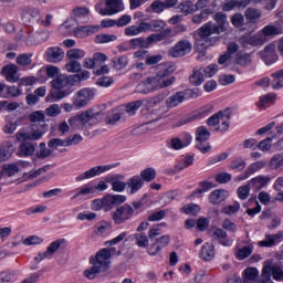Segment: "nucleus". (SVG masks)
<instances>
[{"instance_id":"obj_1","label":"nucleus","mask_w":283,"mask_h":283,"mask_svg":"<svg viewBox=\"0 0 283 283\" xmlns=\"http://www.w3.org/2000/svg\"><path fill=\"white\" fill-rule=\"evenodd\" d=\"M214 21L217 24L207 22L193 33L195 48H197L199 52H205V50L218 43L220 36L213 34L218 35L227 31V15L224 13L217 12L214 14Z\"/></svg>"},{"instance_id":"obj_2","label":"nucleus","mask_w":283,"mask_h":283,"mask_svg":"<svg viewBox=\"0 0 283 283\" xmlns=\"http://www.w3.org/2000/svg\"><path fill=\"white\" fill-rule=\"evenodd\" d=\"M31 126L29 130L20 129L15 134L17 140H41L45 136L48 124H45V114L43 111H35L30 114Z\"/></svg>"},{"instance_id":"obj_3","label":"nucleus","mask_w":283,"mask_h":283,"mask_svg":"<svg viewBox=\"0 0 283 283\" xmlns=\"http://www.w3.org/2000/svg\"><path fill=\"white\" fill-rule=\"evenodd\" d=\"M51 87L53 91L49 94L46 98H53L54 101H61L66 96H70L74 92L72 90L74 87V81L72 80V75H57L52 82Z\"/></svg>"},{"instance_id":"obj_4","label":"nucleus","mask_w":283,"mask_h":283,"mask_svg":"<svg viewBox=\"0 0 283 283\" xmlns=\"http://www.w3.org/2000/svg\"><path fill=\"white\" fill-rule=\"evenodd\" d=\"M175 70L176 67L170 63H161L156 66V76H150L156 91L165 90L176 83V77L171 76Z\"/></svg>"},{"instance_id":"obj_5","label":"nucleus","mask_w":283,"mask_h":283,"mask_svg":"<svg viewBox=\"0 0 283 283\" xmlns=\"http://www.w3.org/2000/svg\"><path fill=\"white\" fill-rule=\"evenodd\" d=\"M116 251V248H103L99 251H97L95 256L90 258L91 264H94L95 266L99 268L102 271H107L109 269V264L112 262V253Z\"/></svg>"},{"instance_id":"obj_6","label":"nucleus","mask_w":283,"mask_h":283,"mask_svg":"<svg viewBox=\"0 0 283 283\" xmlns=\"http://www.w3.org/2000/svg\"><path fill=\"white\" fill-rule=\"evenodd\" d=\"M95 10L102 17H112L113 14H118V12H123L125 7L123 6V0H106V7L104 9L101 7V3H97Z\"/></svg>"},{"instance_id":"obj_7","label":"nucleus","mask_w":283,"mask_h":283,"mask_svg":"<svg viewBox=\"0 0 283 283\" xmlns=\"http://www.w3.org/2000/svg\"><path fill=\"white\" fill-rule=\"evenodd\" d=\"M271 275L276 282H283V270L280 265L264 266L261 272V277L258 283H273Z\"/></svg>"},{"instance_id":"obj_8","label":"nucleus","mask_w":283,"mask_h":283,"mask_svg":"<svg viewBox=\"0 0 283 283\" xmlns=\"http://www.w3.org/2000/svg\"><path fill=\"white\" fill-rule=\"evenodd\" d=\"M133 217L134 208L127 203L118 207L115 211L112 212L114 224H125V222H127V220H132Z\"/></svg>"},{"instance_id":"obj_9","label":"nucleus","mask_w":283,"mask_h":283,"mask_svg":"<svg viewBox=\"0 0 283 283\" xmlns=\"http://www.w3.org/2000/svg\"><path fill=\"white\" fill-rule=\"evenodd\" d=\"M209 138H211V133L209 132V129H207L205 126H199L196 129V147L197 149H199V151H201V154H208V151H211V146L210 145H206L205 143H207V140H209Z\"/></svg>"},{"instance_id":"obj_10","label":"nucleus","mask_w":283,"mask_h":283,"mask_svg":"<svg viewBox=\"0 0 283 283\" xmlns=\"http://www.w3.org/2000/svg\"><path fill=\"white\" fill-rule=\"evenodd\" d=\"M114 167H116L115 164L105 165V166H95L86 170L85 172L80 174L77 177H75V180L76 182H83V180H90V178H96V176H101V174H105L106 171L114 169Z\"/></svg>"},{"instance_id":"obj_11","label":"nucleus","mask_w":283,"mask_h":283,"mask_svg":"<svg viewBox=\"0 0 283 283\" xmlns=\"http://www.w3.org/2000/svg\"><path fill=\"white\" fill-rule=\"evenodd\" d=\"M81 125H98L103 120V113L94 108H90L86 112L77 115Z\"/></svg>"},{"instance_id":"obj_12","label":"nucleus","mask_w":283,"mask_h":283,"mask_svg":"<svg viewBox=\"0 0 283 283\" xmlns=\"http://www.w3.org/2000/svg\"><path fill=\"white\" fill-rule=\"evenodd\" d=\"M20 19L25 25H30L34 19L41 17V9L36 7L23 6L19 9Z\"/></svg>"},{"instance_id":"obj_13","label":"nucleus","mask_w":283,"mask_h":283,"mask_svg":"<svg viewBox=\"0 0 283 283\" xmlns=\"http://www.w3.org/2000/svg\"><path fill=\"white\" fill-rule=\"evenodd\" d=\"M92 98H94V91L90 88H82L73 97V105L75 109H82V107H85Z\"/></svg>"},{"instance_id":"obj_14","label":"nucleus","mask_w":283,"mask_h":283,"mask_svg":"<svg viewBox=\"0 0 283 283\" xmlns=\"http://www.w3.org/2000/svg\"><path fill=\"white\" fill-rule=\"evenodd\" d=\"M105 61H107V55L105 53H94L93 54V63H94V74L96 76H103V74H109V66L105 65Z\"/></svg>"},{"instance_id":"obj_15","label":"nucleus","mask_w":283,"mask_h":283,"mask_svg":"<svg viewBox=\"0 0 283 283\" xmlns=\"http://www.w3.org/2000/svg\"><path fill=\"white\" fill-rule=\"evenodd\" d=\"M149 45H153L148 38H135L124 43L120 48V52H128V50H138V49H147Z\"/></svg>"},{"instance_id":"obj_16","label":"nucleus","mask_w":283,"mask_h":283,"mask_svg":"<svg viewBox=\"0 0 283 283\" xmlns=\"http://www.w3.org/2000/svg\"><path fill=\"white\" fill-rule=\"evenodd\" d=\"M65 243V239H59L50 243L46 248L45 252L39 253L38 256L34 258L35 262H43V260H52L54 258V253L61 249V244Z\"/></svg>"},{"instance_id":"obj_17","label":"nucleus","mask_w":283,"mask_h":283,"mask_svg":"<svg viewBox=\"0 0 283 283\" xmlns=\"http://www.w3.org/2000/svg\"><path fill=\"white\" fill-rule=\"evenodd\" d=\"M259 55L265 65H273V63H277L279 56L277 52L275 51V44L273 43L265 45L263 51H260Z\"/></svg>"},{"instance_id":"obj_18","label":"nucleus","mask_w":283,"mask_h":283,"mask_svg":"<svg viewBox=\"0 0 283 283\" xmlns=\"http://www.w3.org/2000/svg\"><path fill=\"white\" fill-rule=\"evenodd\" d=\"M283 242V230L279 231L275 234H265L264 240L259 241L258 245L265 249H271Z\"/></svg>"},{"instance_id":"obj_19","label":"nucleus","mask_w":283,"mask_h":283,"mask_svg":"<svg viewBox=\"0 0 283 283\" xmlns=\"http://www.w3.org/2000/svg\"><path fill=\"white\" fill-rule=\"evenodd\" d=\"M191 52V42L188 40H180L177 44L171 49L170 55L174 59H180V56H186Z\"/></svg>"},{"instance_id":"obj_20","label":"nucleus","mask_w":283,"mask_h":283,"mask_svg":"<svg viewBox=\"0 0 283 283\" xmlns=\"http://www.w3.org/2000/svg\"><path fill=\"white\" fill-rule=\"evenodd\" d=\"M127 201V197L124 195H107L104 197L105 211H112L116 205H123Z\"/></svg>"},{"instance_id":"obj_21","label":"nucleus","mask_w":283,"mask_h":283,"mask_svg":"<svg viewBox=\"0 0 283 283\" xmlns=\"http://www.w3.org/2000/svg\"><path fill=\"white\" fill-rule=\"evenodd\" d=\"M264 167H266V161L264 160L255 161L249 165L247 170L243 174L239 175L237 179L239 181L247 180V178H250L251 176H253V174H258V171H260L261 169H264Z\"/></svg>"},{"instance_id":"obj_22","label":"nucleus","mask_w":283,"mask_h":283,"mask_svg":"<svg viewBox=\"0 0 283 283\" xmlns=\"http://www.w3.org/2000/svg\"><path fill=\"white\" fill-rule=\"evenodd\" d=\"M45 56L50 63H61L65 56V52L59 46H50L45 51Z\"/></svg>"},{"instance_id":"obj_23","label":"nucleus","mask_w":283,"mask_h":283,"mask_svg":"<svg viewBox=\"0 0 283 283\" xmlns=\"http://www.w3.org/2000/svg\"><path fill=\"white\" fill-rule=\"evenodd\" d=\"M144 185H145V181H143V178H140V176L135 175L130 177L126 181V188L128 189L129 196H134L135 193H138V191L143 189Z\"/></svg>"},{"instance_id":"obj_24","label":"nucleus","mask_w":283,"mask_h":283,"mask_svg":"<svg viewBox=\"0 0 283 283\" xmlns=\"http://www.w3.org/2000/svg\"><path fill=\"white\" fill-rule=\"evenodd\" d=\"M213 242H218L222 247H231L233 244V239L229 238L227 231L221 228H217L212 233Z\"/></svg>"},{"instance_id":"obj_25","label":"nucleus","mask_w":283,"mask_h":283,"mask_svg":"<svg viewBox=\"0 0 283 283\" xmlns=\"http://www.w3.org/2000/svg\"><path fill=\"white\" fill-rule=\"evenodd\" d=\"M25 166H28V164L23 161L4 164L2 166V176H7V178H12V176H17V174L21 171V167H25Z\"/></svg>"},{"instance_id":"obj_26","label":"nucleus","mask_w":283,"mask_h":283,"mask_svg":"<svg viewBox=\"0 0 283 283\" xmlns=\"http://www.w3.org/2000/svg\"><path fill=\"white\" fill-rule=\"evenodd\" d=\"M265 42H266V39L260 32L254 35H245L242 38V43L244 48H247V45H251L252 48H258V45H264Z\"/></svg>"},{"instance_id":"obj_27","label":"nucleus","mask_w":283,"mask_h":283,"mask_svg":"<svg viewBox=\"0 0 283 283\" xmlns=\"http://www.w3.org/2000/svg\"><path fill=\"white\" fill-rule=\"evenodd\" d=\"M18 72L19 67H17L15 64H8L1 70V74L6 77L8 83H17L19 81V77L17 76Z\"/></svg>"},{"instance_id":"obj_28","label":"nucleus","mask_w":283,"mask_h":283,"mask_svg":"<svg viewBox=\"0 0 283 283\" xmlns=\"http://www.w3.org/2000/svg\"><path fill=\"white\" fill-rule=\"evenodd\" d=\"M144 28L146 32H163L167 28V22L160 19H153L148 22L144 21Z\"/></svg>"},{"instance_id":"obj_29","label":"nucleus","mask_w":283,"mask_h":283,"mask_svg":"<svg viewBox=\"0 0 283 283\" xmlns=\"http://www.w3.org/2000/svg\"><path fill=\"white\" fill-rule=\"evenodd\" d=\"M101 30V25H85L78 27L74 34L77 39H85V36H92V34H96Z\"/></svg>"},{"instance_id":"obj_30","label":"nucleus","mask_w":283,"mask_h":283,"mask_svg":"<svg viewBox=\"0 0 283 283\" xmlns=\"http://www.w3.org/2000/svg\"><path fill=\"white\" fill-rule=\"evenodd\" d=\"M171 36H174V30L168 28L159 31V33L150 34L148 36V41H150L151 44L154 45V43H159L160 41H167V39H171Z\"/></svg>"},{"instance_id":"obj_31","label":"nucleus","mask_w":283,"mask_h":283,"mask_svg":"<svg viewBox=\"0 0 283 283\" xmlns=\"http://www.w3.org/2000/svg\"><path fill=\"white\" fill-rule=\"evenodd\" d=\"M269 182H271V177L259 175L252 178L249 181V185L251 186L252 189H256V191H260V189H264V187H268Z\"/></svg>"},{"instance_id":"obj_32","label":"nucleus","mask_w":283,"mask_h":283,"mask_svg":"<svg viewBox=\"0 0 283 283\" xmlns=\"http://www.w3.org/2000/svg\"><path fill=\"white\" fill-rule=\"evenodd\" d=\"M199 256L205 262H211V260H213V258H216V247H213V244H211V243H205L201 247Z\"/></svg>"},{"instance_id":"obj_33","label":"nucleus","mask_w":283,"mask_h":283,"mask_svg":"<svg viewBox=\"0 0 283 283\" xmlns=\"http://www.w3.org/2000/svg\"><path fill=\"white\" fill-rule=\"evenodd\" d=\"M136 92H138V94H149L151 92H156V86L154 85V81L151 80V76L140 82L136 86Z\"/></svg>"},{"instance_id":"obj_34","label":"nucleus","mask_w":283,"mask_h":283,"mask_svg":"<svg viewBox=\"0 0 283 283\" xmlns=\"http://www.w3.org/2000/svg\"><path fill=\"white\" fill-rule=\"evenodd\" d=\"M122 180H125V176L123 175H115V177L112 178L111 187L113 191H116L117 193H123V191L127 189V182Z\"/></svg>"},{"instance_id":"obj_35","label":"nucleus","mask_w":283,"mask_h":283,"mask_svg":"<svg viewBox=\"0 0 283 283\" xmlns=\"http://www.w3.org/2000/svg\"><path fill=\"white\" fill-rule=\"evenodd\" d=\"M182 103H185V92H177L166 99V107L172 109V107H178Z\"/></svg>"},{"instance_id":"obj_36","label":"nucleus","mask_w":283,"mask_h":283,"mask_svg":"<svg viewBox=\"0 0 283 283\" xmlns=\"http://www.w3.org/2000/svg\"><path fill=\"white\" fill-rule=\"evenodd\" d=\"M243 283H256L258 277H260V271H258V268H247L243 273Z\"/></svg>"},{"instance_id":"obj_37","label":"nucleus","mask_w":283,"mask_h":283,"mask_svg":"<svg viewBox=\"0 0 283 283\" xmlns=\"http://www.w3.org/2000/svg\"><path fill=\"white\" fill-rule=\"evenodd\" d=\"M229 192L227 190H214L210 193L209 200L211 205H220L227 200Z\"/></svg>"},{"instance_id":"obj_38","label":"nucleus","mask_w":283,"mask_h":283,"mask_svg":"<svg viewBox=\"0 0 283 283\" xmlns=\"http://www.w3.org/2000/svg\"><path fill=\"white\" fill-rule=\"evenodd\" d=\"M253 254V245H244L240 249H238L234 252V256L242 262V260H247V258H251V255Z\"/></svg>"},{"instance_id":"obj_39","label":"nucleus","mask_w":283,"mask_h":283,"mask_svg":"<svg viewBox=\"0 0 283 283\" xmlns=\"http://www.w3.org/2000/svg\"><path fill=\"white\" fill-rule=\"evenodd\" d=\"M144 32H146L144 21L138 25H130L124 30V34L126 36H138V34H143Z\"/></svg>"},{"instance_id":"obj_40","label":"nucleus","mask_w":283,"mask_h":283,"mask_svg":"<svg viewBox=\"0 0 283 283\" xmlns=\"http://www.w3.org/2000/svg\"><path fill=\"white\" fill-rule=\"evenodd\" d=\"M189 81L191 85H195V87H198V85H201L205 83V74L202 72V69H195L192 74L189 76Z\"/></svg>"},{"instance_id":"obj_41","label":"nucleus","mask_w":283,"mask_h":283,"mask_svg":"<svg viewBox=\"0 0 283 283\" xmlns=\"http://www.w3.org/2000/svg\"><path fill=\"white\" fill-rule=\"evenodd\" d=\"M73 14L76 21H80V23H85V21L90 19V9L85 7H78L73 10Z\"/></svg>"},{"instance_id":"obj_42","label":"nucleus","mask_w":283,"mask_h":283,"mask_svg":"<svg viewBox=\"0 0 283 283\" xmlns=\"http://www.w3.org/2000/svg\"><path fill=\"white\" fill-rule=\"evenodd\" d=\"M199 187L200 188L196 189L192 192L191 195L192 198H198L199 196H202V193H207V191H211V189H213V187L216 186L211 181H200Z\"/></svg>"},{"instance_id":"obj_43","label":"nucleus","mask_w":283,"mask_h":283,"mask_svg":"<svg viewBox=\"0 0 283 283\" xmlns=\"http://www.w3.org/2000/svg\"><path fill=\"white\" fill-rule=\"evenodd\" d=\"M271 76H272V82H271L272 90H282V87H283V69L272 73Z\"/></svg>"},{"instance_id":"obj_44","label":"nucleus","mask_w":283,"mask_h":283,"mask_svg":"<svg viewBox=\"0 0 283 283\" xmlns=\"http://www.w3.org/2000/svg\"><path fill=\"white\" fill-rule=\"evenodd\" d=\"M165 10L167 9L165 8L164 2L160 0L153 1L150 6L146 8V12L150 14H163Z\"/></svg>"},{"instance_id":"obj_45","label":"nucleus","mask_w":283,"mask_h":283,"mask_svg":"<svg viewBox=\"0 0 283 283\" xmlns=\"http://www.w3.org/2000/svg\"><path fill=\"white\" fill-rule=\"evenodd\" d=\"M179 10H180V12H182V14L187 15V14H193V12H198V10H200V8L198 6V2H196L193 4V2H191V1H186L179 6Z\"/></svg>"},{"instance_id":"obj_46","label":"nucleus","mask_w":283,"mask_h":283,"mask_svg":"<svg viewBox=\"0 0 283 283\" xmlns=\"http://www.w3.org/2000/svg\"><path fill=\"white\" fill-rule=\"evenodd\" d=\"M271 105H275V95L273 94L263 95L258 102V107H260V109H266L271 107Z\"/></svg>"},{"instance_id":"obj_47","label":"nucleus","mask_w":283,"mask_h":283,"mask_svg":"<svg viewBox=\"0 0 283 283\" xmlns=\"http://www.w3.org/2000/svg\"><path fill=\"white\" fill-rule=\"evenodd\" d=\"M231 116H229V114L221 112V117L219 119V126L216 128V132H221L222 134H224V132L229 130V124Z\"/></svg>"},{"instance_id":"obj_48","label":"nucleus","mask_w":283,"mask_h":283,"mask_svg":"<svg viewBox=\"0 0 283 283\" xmlns=\"http://www.w3.org/2000/svg\"><path fill=\"white\" fill-rule=\"evenodd\" d=\"M59 67L53 65H48L46 67H42L39 71L40 76H48V78H55V76H59Z\"/></svg>"},{"instance_id":"obj_49","label":"nucleus","mask_w":283,"mask_h":283,"mask_svg":"<svg viewBox=\"0 0 283 283\" xmlns=\"http://www.w3.org/2000/svg\"><path fill=\"white\" fill-rule=\"evenodd\" d=\"M139 177L142 178L143 182H151L156 180V168L148 167L142 170Z\"/></svg>"},{"instance_id":"obj_50","label":"nucleus","mask_w":283,"mask_h":283,"mask_svg":"<svg viewBox=\"0 0 283 283\" xmlns=\"http://www.w3.org/2000/svg\"><path fill=\"white\" fill-rule=\"evenodd\" d=\"M270 169L272 171H277L280 169H283V155L282 154H275L270 159Z\"/></svg>"},{"instance_id":"obj_51","label":"nucleus","mask_w":283,"mask_h":283,"mask_svg":"<svg viewBox=\"0 0 283 283\" xmlns=\"http://www.w3.org/2000/svg\"><path fill=\"white\" fill-rule=\"evenodd\" d=\"M36 149V146L33 143L23 140L20 145V155L22 156H32Z\"/></svg>"},{"instance_id":"obj_52","label":"nucleus","mask_w":283,"mask_h":283,"mask_svg":"<svg viewBox=\"0 0 283 283\" xmlns=\"http://www.w3.org/2000/svg\"><path fill=\"white\" fill-rule=\"evenodd\" d=\"M180 211L186 216H198L200 213V207L198 203H188L184 206Z\"/></svg>"},{"instance_id":"obj_53","label":"nucleus","mask_w":283,"mask_h":283,"mask_svg":"<svg viewBox=\"0 0 283 283\" xmlns=\"http://www.w3.org/2000/svg\"><path fill=\"white\" fill-rule=\"evenodd\" d=\"M135 243L140 249H146V247H149V237L145 232H138L135 234Z\"/></svg>"},{"instance_id":"obj_54","label":"nucleus","mask_w":283,"mask_h":283,"mask_svg":"<svg viewBox=\"0 0 283 283\" xmlns=\"http://www.w3.org/2000/svg\"><path fill=\"white\" fill-rule=\"evenodd\" d=\"M209 14H211V9L201 10L200 13H197L192 17L191 21L196 25H200L202 21H207V19H209Z\"/></svg>"},{"instance_id":"obj_55","label":"nucleus","mask_w":283,"mask_h":283,"mask_svg":"<svg viewBox=\"0 0 283 283\" xmlns=\"http://www.w3.org/2000/svg\"><path fill=\"white\" fill-rule=\"evenodd\" d=\"M112 62H113V67H115V70L117 71H120L127 67V64L129 63V59L125 55H122L119 57L113 59Z\"/></svg>"},{"instance_id":"obj_56","label":"nucleus","mask_w":283,"mask_h":283,"mask_svg":"<svg viewBox=\"0 0 283 283\" xmlns=\"http://www.w3.org/2000/svg\"><path fill=\"white\" fill-rule=\"evenodd\" d=\"M96 188H94L93 184H86L82 188H80V191L76 192L73 197L72 200H76L80 196H87V193H95Z\"/></svg>"},{"instance_id":"obj_57","label":"nucleus","mask_w":283,"mask_h":283,"mask_svg":"<svg viewBox=\"0 0 283 283\" xmlns=\"http://www.w3.org/2000/svg\"><path fill=\"white\" fill-rule=\"evenodd\" d=\"M168 149H174L175 151H180V149H185V145L179 137H172L170 140L166 143Z\"/></svg>"},{"instance_id":"obj_58","label":"nucleus","mask_w":283,"mask_h":283,"mask_svg":"<svg viewBox=\"0 0 283 283\" xmlns=\"http://www.w3.org/2000/svg\"><path fill=\"white\" fill-rule=\"evenodd\" d=\"M69 61H78L85 56V51L82 49H71L66 52Z\"/></svg>"},{"instance_id":"obj_59","label":"nucleus","mask_w":283,"mask_h":283,"mask_svg":"<svg viewBox=\"0 0 283 283\" xmlns=\"http://www.w3.org/2000/svg\"><path fill=\"white\" fill-rule=\"evenodd\" d=\"M140 107H143V101L130 102L126 105V113L128 116H134Z\"/></svg>"},{"instance_id":"obj_60","label":"nucleus","mask_w":283,"mask_h":283,"mask_svg":"<svg viewBox=\"0 0 283 283\" xmlns=\"http://www.w3.org/2000/svg\"><path fill=\"white\" fill-rule=\"evenodd\" d=\"M17 280V272L14 271H4L0 272V283H12Z\"/></svg>"},{"instance_id":"obj_61","label":"nucleus","mask_w":283,"mask_h":283,"mask_svg":"<svg viewBox=\"0 0 283 283\" xmlns=\"http://www.w3.org/2000/svg\"><path fill=\"white\" fill-rule=\"evenodd\" d=\"M245 167L247 161L242 157L233 159L229 165V169H233L237 171H242Z\"/></svg>"},{"instance_id":"obj_62","label":"nucleus","mask_w":283,"mask_h":283,"mask_svg":"<svg viewBox=\"0 0 283 283\" xmlns=\"http://www.w3.org/2000/svg\"><path fill=\"white\" fill-rule=\"evenodd\" d=\"M244 15L248 21H255L262 17V12L254 8H248L244 12Z\"/></svg>"},{"instance_id":"obj_63","label":"nucleus","mask_w":283,"mask_h":283,"mask_svg":"<svg viewBox=\"0 0 283 283\" xmlns=\"http://www.w3.org/2000/svg\"><path fill=\"white\" fill-rule=\"evenodd\" d=\"M17 63L18 65H22V67H25V65L32 64V53H22L17 56Z\"/></svg>"},{"instance_id":"obj_64","label":"nucleus","mask_w":283,"mask_h":283,"mask_svg":"<svg viewBox=\"0 0 283 283\" xmlns=\"http://www.w3.org/2000/svg\"><path fill=\"white\" fill-rule=\"evenodd\" d=\"M116 39H118V36L114 34H98L95 38V43H112L116 41Z\"/></svg>"}]
</instances>
